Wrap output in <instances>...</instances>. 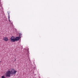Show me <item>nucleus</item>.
<instances>
[{"instance_id": "f257e3e1", "label": "nucleus", "mask_w": 78, "mask_h": 78, "mask_svg": "<svg viewBox=\"0 0 78 78\" xmlns=\"http://www.w3.org/2000/svg\"><path fill=\"white\" fill-rule=\"evenodd\" d=\"M17 71L14 69H11V71H7L5 74V76L7 77H10L11 75H15Z\"/></svg>"}, {"instance_id": "f03ea898", "label": "nucleus", "mask_w": 78, "mask_h": 78, "mask_svg": "<svg viewBox=\"0 0 78 78\" xmlns=\"http://www.w3.org/2000/svg\"><path fill=\"white\" fill-rule=\"evenodd\" d=\"M22 36V34H20V36H19L20 37H16L15 38V41H19V39H20V37H22V36Z\"/></svg>"}, {"instance_id": "7ed1b4c3", "label": "nucleus", "mask_w": 78, "mask_h": 78, "mask_svg": "<svg viewBox=\"0 0 78 78\" xmlns=\"http://www.w3.org/2000/svg\"><path fill=\"white\" fill-rule=\"evenodd\" d=\"M10 41L11 42H16L15 37L12 36L11 38H10Z\"/></svg>"}, {"instance_id": "20e7f679", "label": "nucleus", "mask_w": 78, "mask_h": 78, "mask_svg": "<svg viewBox=\"0 0 78 78\" xmlns=\"http://www.w3.org/2000/svg\"><path fill=\"white\" fill-rule=\"evenodd\" d=\"M3 40L4 41H5L6 42H7L8 41V39L6 37H4L3 38Z\"/></svg>"}, {"instance_id": "39448f33", "label": "nucleus", "mask_w": 78, "mask_h": 78, "mask_svg": "<svg viewBox=\"0 0 78 78\" xmlns=\"http://www.w3.org/2000/svg\"><path fill=\"white\" fill-rule=\"evenodd\" d=\"M8 19H9V21L10 22H11V21H10V15H8Z\"/></svg>"}, {"instance_id": "423d86ee", "label": "nucleus", "mask_w": 78, "mask_h": 78, "mask_svg": "<svg viewBox=\"0 0 78 78\" xmlns=\"http://www.w3.org/2000/svg\"><path fill=\"white\" fill-rule=\"evenodd\" d=\"M1 78H5V76H2Z\"/></svg>"}]
</instances>
